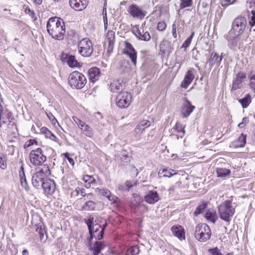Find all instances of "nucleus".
Returning <instances> with one entry per match:
<instances>
[{
    "instance_id": "obj_1",
    "label": "nucleus",
    "mask_w": 255,
    "mask_h": 255,
    "mask_svg": "<svg viewBox=\"0 0 255 255\" xmlns=\"http://www.w3.org/2000/svg\"><path fill=\"white\" fill-rule=\"evenodd\" d=\"M47 29L52 38L59 40L64 38L66 32L65 23L61 18H50L47 23Z\"/></svg>"
},
{
    "instance_id": "obj_2",
    "label": "nucleus",
    "mask_w": 255,
    "mask_h": 255,
    "mask_svg": "<svg viewBox=\"0 0 255 255\" xmlns=\"http://www.w3.org/2000/svg\"><path fill=\"white\" fill-rule=\"evenodd\" d=\"M235 203L232 200H226L218 206V213L221 219L229 223L235 212Z\"/></svg>"
},
{
    "instance_id": "obj_3",
    "label": "nucleus",
    "mask_w": 255,
    "mask_h": 255,
    "mask_svg": "<svg viewBox=\"0 0 255 255\" xmlns=\"http://www.w3.org/2000/svg\"><path fill=\"white\" fill-rule=\"evenodd\" d=\"M78 53L83 57H90L93 53L94 45L88 38H83L78 43Z\"/></svg>"
},
{
    "instance_id": "obj_4",
    "label": "nucleus",
    "mask_w": 255,
    "mask_h": 255,
    "mask_svg": "<svg viewBox=\"0 0 255 255\" xmlns=\"http://www.w3.org/2000/svg\"><path fill=\"white\" fill-rule=\"evenodd\" d=\"M210 228L206 224H198L195 228V237L200 242H205L211 238Z\"/></svg>"
},
{
    "instance_id": "obj_5",
    "label": "nucleus",
    "mask_w": 255,
    "mask_h": 255,
    "mask_svg": "<svg viewBox=\"0 0 255 255\" xmlns=\"http://www.w3.org/2000/svg\"><path fill=\"white\" fill-rule=\"evenodd\" d=\"M68 82L72 87L80 89L84 87L87 80L82 73L78 71H74L70 74Z\"/></svg>"
},
{
    "instance_id": "obj_6",
    "label": "nucleus",
    "mask_w": 255,
    "mask_h": 255,
    "mask_svg": "<svg viewBox=\"0 0 255 255\" xmlns=\"http://www.w3.org/2000/svg\"><path fill=\"white\" fill-rule=\"evenodd\" d=\"M30 163L34 166H40L46 160V156L40 148L32 150L29 155Z\"/></svg>"
},
{
    "instance_id": "obj_7",
    "label": "nucleus",
    "mask_w": 255,
    "mask_h": 255,
    "mask_svg": "<svg viewBox=\"0 0 255 255\" xmlns=\"http://www.w3.org/2000/svg\"><path fill=\"white\" fill-rule=\"evenodd\" d=\"M101 224H107L106 220L101 217L97 218L96 220H95L94 225L92 226L91 228L89 229L90 235L89 243L91 242L92 239L94 238L98 240H100L102 239V234H100V235H97V232H100L103 227V225H102Z\"/></svg>"
},
{
    "instance_id": "obj_8",
    "label": "nucleus",
    "mask_w": 255,
    "mask_h": 255,
    "mask_svg": "<svg viewBox=\"0 0 255 255\" xmlns=\"http://www.w3.org/2000/svg\"><path fill=\"white\" fill-rule=\"evenodd\" d=\"M247 25L246 18L242 16L236 17L233 22L232 25V31L238 35H241L246 29Z\"/></svg>"
},
{
    "instance_id": "obj_9",
    "label": "nucleus",
    "mask_w": 255,
    "mask_h": 255,
    "mask_svg": "<svg viewBox=\"0 0 255 255\" xmlns=\"http://www.w3.org/2000/svg\"><path fill=\"white\" fill-rule=\"evenodd\" d=\"M116 104L121 108H126L129 106L131 102V96L128 92H121L116 98Z\"/></svg>"
},
{
    "instance_id": "obj_10",
    "label": "nucleus",
    "mask_w": 255,
    "mask_h": 255,
    "mask_svg": "<svg viewBox=\"0 0 255 255\" xmlns=\"http://www.w3.org/2000/svg\"><path fill=\"white\" fill-rule=\"evenodd\" d=\"M13 119L11 113L0 103V127L3 124H9Z\"/></svg>"
},
{
    "instance_id": "obj_11",
    "label": "nucleus",
    "mask_w": 255,
    "mask_h": 255,
    "mask_svg": "<svg viewBox=\"0 0 255 255\" xmlns=\"http://www.w3.org/2000/svg\"><path fill=\"white\" fill-rule=\"evenodd\" d=\"M125 47L123 50V53L127 55L131 60L134 65H136L137 53L132 45L129 42H125Z\"/></svg>"
},
{
    "instance_id": "obj_12",
    "label": "nucleus",
    "mask_w": 255,
    "mask_h": 255,
    "mask_svg": "<svg viewBox=\"0 0 255 255\" xmlns=\"http://www.w3.org/2000/svg\"><path fill=\"white\" fill-rule=\"evenodd\" d=\"M132 31L139 40L149 41L151 36L147 31H144L142 28H139L138 25H135L132 28Z\"/></svg>"
},
{
    "instance_id": "obj_13",
    "label": "nucleus",
    "mask_w": 255,
    "mask_h": 255,
    "mask_svg": "<svg viewBox=\"0 0 255 255\" xmlns=\"http://www.w3.org/2000/svg\"><path fill=\"white\" fill-rule=\"evenodd\" d=\"M238 33L230 30L228 35H227V39L228 41V45L231 48H234L237 46L241 45V42L240 41L239 36Z\"/></svg>"
},
{
    "instance_id": "obj_14",
    "label": "nucleus",
    "mask_w": 255,
    "mask_h": 255,
    "mask_svg": "<svg viewBox=\"0 0 255 255\" xmlns=\"http://www.w3.org/2000/svg\"><path fill=\"white\" fill-rule=\"evenodd\" d=\"M195 108V106L192 105L190 102L186 98H184L181 112L182 117H188L192 113Z\"/></svg>"
},
{
    "instance_id": "obj_15",
    "label": "nucleus",
    "mask_w": 255,
    "mask_h": 255,
    "mask_svg": "<svg viewBox=\"0 0 255 255\" xmlns=\"http://www.w3.org/2000/svg\"><path fill=\"white\" fill-rule=\"evenodd\" d=\"M246 77V75L245 73L242 72H239L236 75V78L233 81L231 91H236L241 89L242 84Z\"/></svg>"
},
{
    "instance_id": "obj_16",
    "label": "nucleus",
    "mask_w": 255,
    "mask_h": 255,
    "mask_svg": "<svg viewBox=\"0 0 255 255\" xmlns=\"http://www.w3.org/2000/svg\"><path fill=\"white\" fill-rule=\"evenodd\" d=\"M88 0H69L71 7L77 11L84 9L88 4Z\"/></svg>"
},
{
    "instance_id": "obj_17",
    "label": "nucleus",
    "mask_w": 255,
    "mask_h": 255,
    "mask_svg": "<svg viewBox=\"0 0 255 255\" xmlns=\"http://www.w3.org/2000/svg\"><path fill=\"white\" fill-rule=\"evenodd\" d=\"M107 42L108 45L107 47L108 52L111 53L113 51L115 43V33L112 30H109L107 33L105 39V45H107Z\"/></svg>"
},
{
    "instance_id": "obj_18",
    "label": "nucleus",
    "mask_w": 255,
    "mask_h": 255,
    "mask_svg": "<svg viewBox=\"0 0 255 255\" xmlns=\"http://www.w3.org/2000/svg\"><path fill=\"white\" fill-rule=\"evenodd\" d=\"M42 187L45 193L51 195L56 189V184L53 180L46 179L44 182L42 183Z\"/></svg>"
},
{
    "instance_id": "obj_19",
    "label": "nucleus",
    "mask_w": 255,
    "mask_h": 255,
    "mask_svg": "<svg viewBox=\"0 0 255 255\" xmlns=\"http://www.w3.org/2000/svg\"><path fill=\"white\" fill-rule=\"evenodd\" d=\"M108 245L105 242L96 241L93 245H90V248L94 255H98L100 252Z\"/></svg>"
},
{
    "instance_id": "obj_20",
    "label": "nucleus",
    "mask_w": 255,
    "mask_h": 255,
    "mask_svg": "<svg viewBox=\"0 0 255 255\" xmlns=\"http://www.w3.org/2000/svg\"><path fill=\"white\" fill-rule=\"evenodd\" d=\"M128 11L133 17L142 18L145 16L142 10L135 5H130Z\"/></svg>"
},
{
    "instance_id": "obj_21",
    "label": "nucleus",
    "mask_w": 255,
    "mask_h": 255,
    "mask_svg": "<svg viewBox=\"0 0 255 255\" xmlns=\"http://www.w3.org/2000/svg\"><path fill=\"white\" fill-rule=\"evenodd\" d=\"M44 177L42 175V173L36 172L32 177L31 181L33 186L37 188L40 186H42V183L44 182Z\"/></svg>"
},
{
    "instance_id": "obj_22",
    "label": "nucleus",
    "mask_w": 255,
    "mask_h": 255,
    "mask_svg": "<svg viewBox=\"0 0 255 255\" xmlns=\"http://www.w3.org/2000/svg\"><path fill=\"white\" fill-rule=\"evenodd\" d=\"M159 200L156 191H150L144 196V200L149 204H154Z\"/></svg>"
},
{
    "instance_id": "obj_23",
    "label": "nucleus",
    "mask_w": 255,
    "mask_h": 255,
    "mask_svg": "<svg viewBox=\"0 0 255 255\" xmlns=\"http://www.w3.org/2000/svg\"><path fill=\"white\" fill-rule=\"evenodd\" d=\"M89 80L94 83L97 81L101 75L100 69L97 67H92L88 71Z\"/></svg>"
},
{
    "instance_id": "obj_24",
    "label": "nucleus",
    "mask_w": 255,
    "mask_h": 255,
    "mask_svg": "<svg viewBox=\"0 0 255 255\" xmlns=\"http://www.w3.org/2000/svg\"><path fill=\"white\" fill-rule=\"evenodd\" d=\"M110 89L111 92L121 93L122 92L124 86L120 80L113 81L110 84Z\"/></svg>"
},
{
    "instance_id": "obj_25",
    "label": "nucleus",
    "mask_w": 255,
    "mask_h": 255,
    "mask_svg": "<svg viewBox=\"0 0 255 255\" xmlns=\"http://www.w3.org/2000/svg\"><path fill=\"white\" fill-rule=\"evenodd\" d=\"M67 40L68 43L70 44H76L79 40L78 34L73 30L68 31Z\"/></svg>"
},
{
    "instance_id": "obj_26",
    "label": "nucleus",
    "mask_w": 255,
    "mask_h": 255,
    "mask_svg": "<svg viewBox=\"0 0 255 255\" xmlns=\"http://www.w3.org/2000/svg\"><path fill=\"white\" fill-rule=\"evenodd\" d=\"M205 218L209 221L215 223L218 219L216 212L213 209H208L205 214Z\"/></svg>"
},
{
    "instance_id": "obj_27",
    "label": "nucleus",
    "mask_w": 255,
    "mask_h": 255,
    "mask_svg": "<svg viewBox=\"0 0 255 255\" xmlns=\"http://www.w3.org/2000/svg\"><path fill=\"white\" fill-rule=\"evenodd\" d=\"M82 133L89 137H92L94 134V131L92 128L85 122L79 128Z\"/></svg>"
},
{
    "instance_id": "obj_28",
    "label": "nucleus",
    "mask_w": 255,
    "mask_h": 255,
    "mask_svg": "<svg viewBox=\"0 0 255 255\" xmlns=\"http://www.w3.org/2000/svg\"><path fill=\"white\" fill-rule=\"evenodd\" d=\"M19 176L20 177V183L22 187H23L26 190H28L29 188L24 172V168L23 165H21L20 167V170L19 172Z\"/></svg>"
},
{
    "instance_id": "obj_29",
    "label": "nucleus",
    "mask_w": 255,
    "mask_h": 255,
    "mask_svg": "<svg viewBox=\"0 0 255 255\" xmlns=\"http://www.w3.org/2000/svg\"><path fill=\"white\" fill-rule=\"evenodd\" d=\"M215 63H216L218 65H220L218 54L216 52H213L210 55V58L208 60L207 63L209 64L211 67H212Z\"/></svg>"
},
{
    "instance_id": "obj_30",
    "label": "nucleus",
    "mask_w": 255,
    "mask_h": 255,
    "mask_svg": "<svg viewBox=\"0 0 255 255\" xmlns=\"http://www.w3.org/2000/svg\"><path fill=\"white\" fill-rule=\"evenodd\" d=\"M238 101L243 109L247 108L252 102L251 95L249 94H246L244 98L239 99Z\"/></svg>"
},
{
    "instance_id": "obj_31",
    "label": "nucleus",
    "mask_w": 255,
    "mask_h": 255,
    "mask_svg": "<svg viewBox=\"0 0 255 255\" xmlns=\"http://www.w3.org/2000/svg\"><path fill=\"white\" fill-rule=\"evenodd\" d=\"M96 206V203L89 200L87 202H86L84 204L82 207V210L84 211H93L95 209Z\"/></svg>"
},
{
    "instance_id": "obj_32",
    "label": "nucleus",
    "mask_w": 255,
    "mask_h": 255,
    "mask_svg": "<svg viewBox=\"0 0 255 255\" xmlns=\"http://www.w3.org/2000/svg\"><path fill=\"white\" fill-rule=\"evenodd\" d=\"M175 174V172L174 170L171 169L163 168L159 170L158 175L160 176L170 177Z\"/></svg>"
},
{
    "instance_id": "obj_33",
    "label": "nucleus",
    "mask_w": 255,
    "mask_h": 255,
    "mask_svg": "<svg viewBox=\"0 0 255 255\" xmlns=\"http://www.w3.org/2000/svg\"><path fill=\"white\" fill-rule=\"evenodd\" d=\"M246 143V135L243 133L241 134L237 141L234 142L236 147H243Z\"/></svg>"
},
{
    "instance_id": "obj_34",
    "label": "nucleus",
    "mask_w": 255,
    "mask_h": 255,
    "mask_svg": "<svg viewBox=\"0 0 255 255\" xmlns=\"http://www.w3.org/2000/svg\"><path fill=\"white\" fill-rule=\"evenodd\" d=\"M176 237L180 241L185 240V231L181 226H176Z\"/></svg>"
},
{
    "instance_id": "obj_35",
    "label": "nucleus",
    "mask_w": 255,
    "mask_h": 255,
    "mask_svg": "<svg viewBox=\"0 0 255 255\" xmlns=\"http://www.w3.org/2000/svg\"><path fill=\"white\" fill-rule=\"evenodd\" d=\"M83 180L85 183V186L87 188H89L91 184L96 182L95 179L92 176L88 175L84 176Z\"/></svg>"
},
{
    "instance_id": "obj_36",
    "label": "nucleus",
    "mask_w": 255,
    "mask_h": 255,
    "mask_svg": "<svg viewBox=\"0 0 255 255\" xmlns=\"http://www.w3.org/2000/svg\"><path fill=\"white\" fill-rule=\"evenodd\" d=\"M217 176L221 178L225 177L231 174V171L225 168H217L216 170Z\"/></svg>"
},
{
    "instance_id": "obj_37",
    "label": "nucleus",
    "mask_w": 255,
    "mask_h": 255,
    "mask_svg": "<svg viewBox=\"0 0 255 255\" xmlns=\"http://www.w3.org/2000/svg\"><path fill=\"white\" fill-rule=\"evenodd\" d=\"M67 62L69 66L72 68L77 67L79 65V63L76 59L75 57L73 55L68 56Z\"/></svg>"
},
{
    "instance_id": "obj_38",
    "label": "nucleus",
    "mask_w": 255,
    "mask_h": 255,
    "mask_svg": "<svg viewBox=\"0 0 255 255\" xmlns=\"http://www.w3.org/2000/svg\"><path fill=\"white\" fill-rule=\"evenodd\" d=\"M139 253L138 246H134L129 248L126 253V255H137Z\"/></svg>"
},
{
    "instance_id": "obj_39",
    "label": "nucleus",
    "mask_w": 255,
    "mask_h": 255,
    "mask_svg": "<svg viewBox=\"0 0 255 255\" xmlns=\"http://www.w3.org/2000/svg\"><path fill=\"white\" fill-rule=\"evenodd\" d=\"M184 127L176 123V138H182L183 136L185 133Z\"/></svg>"
},
{
    "instance_id": "obj_40",
    "label": "nucleus",
    "mask_w": 255,
    "mask_h": 255,
    "mask_svg": "<svg viewBox=\"0 0 255 255\" xmlns=\"http://www.w3.org/2000/svg\"><path fill=\"white\" fill-rule=\"evenodd\" d=\"M150 126V122L148 120H142L140 121L139 124L136 126L135 128V131L136 133H139V131H137L138 129L140 128H144V129L146 128H147Z\"/></svg>"
},
{
    "instance_id": "obj_41",
    "label": "nucleus",
    "mask_w": 255,
    "mask_h": 255,
    "mask_svg": "<svg viewBox=\"0 0 255 255\" xmlns=\"http://www.w3.org/2000/svg\"><path fill=\"white\" fill-rule=\"evenodd\" d=\"M207 207V202H202L201 204L198 205V206L196 208V210L194 212V214L195 216L199 215L200 213H203L204 210Z\"/></svg>"
},
{
    "instance_id": "obj_42",
    "label": "nucleus",
    "mask_w": 255,
    "mask_h": 255,
    "mask_svg": "<svg viewBox=\"0 0 255 255\" xmlns=\"http://www.w3.org/2000/svg\"><path fill=\"white\" fill-rule=\"evenodd\" d=\"M38 172L42 173L43 177L49 176L51 173L49 166L47 164H44L42 168Z\"/></svg>"
},
{
    "instance_id": "obj_43",
    "label": "nucleus",
    "mask_w": 255,
    "mask_h": 255,
    "mask_svg": "<svg viewBox=\"0 0 255 255\" xmlns=\"http://www.w3.org/2000/svg\"><path fill=\"white\" fill-rule=\"evenodd\" d=\"M194 69H191L187 71L186 72L184 79L188 81L189 83H191L194 78Z\"/></svg>"
},
{
    "instance_id": "obj_44",
    "label": "nucleus",
    "mask_w": 255,
    "mask_h": 255,
    "mask_svg": "<svg viewBox=\"0 0 255 255\" xmlns=\"http://www.w3.org/2000/svg\"><path fill=\"white\" fill-rule=\"evenodd\" d=\"M249 86L250 89L255 93V73L249 77Z\"/></svg>"
},
{
    "instance_id": "obj_45",
    "label": "nucleus",
    "mask_w": 255,
    "mask_h": 255,
    "mask_svg": "<svg viewBox=\"0 0 255 255\" xmlns=\"http://www.w3.org/2000/svg\"><path fill=\"white\" fill-rule=\"evenodd\" d=\"M180 9L190 7L192 5V0H180Z\"/></svg>"
},
{
    "instance_id": "obj_46",
    "label": "nucleus",
    "mask_w": 255,
    "mask_h": 255,
    "mask_svg": "<svg viewBox=\"0 0 255 255\" xmlns=\"http://www.w3.org/2000/svg\"><path fill=\"white\" fill-rule=\"evenodd\" d=\"M194 34V32H192L191 35L189 37H188L186 39V40L184 42L180 48H184V50H185L186 48L189 46L190 44H191Z\"/></svg>"
},
{
    "instance_id": "obj_47",
    "label": "nucleus",
    "mask_w": 255,
    "mask_h": 255,
    "mask_svg": "<svg viewBox=\"0 0 255 255\" xmlns=\"http://www.w3.org/2000/svg\"><path fill=\"white\" fill-rule=\"evenodd\" d=\"M96 192L100 195L106 196V197L111 194L110 191L106 188L100 189L97 188L96 189Z\"/></svg>"
},
{
    "instance_id": "obj_48",
    "label": "nucleus",
    "mask_w": 255,
    "mask_h": 255,
    "mask_svg": "<svg viewBox=\"0 0 255 255\" xmlns=\"http://www.w3.org/2000/svg\"><path fill=\"white\" fill-rule=\"evenodd\" d=\"M0 168L3 170L7 168L6 159L3 155H0Z\"/></svg>"
},
{
    "instance_id": "obj_49",
    "label": "nucleus",
    "mask_w": 255,
    "mask_h": 255,
    "mask_svg": "<svg viewBox=\"0 0 255 255\" xmlns=\"http://www.w3.org/2000/svg\"><path fill=\"white\" fill-rule=\"evenodd\" d=\"M208 252L211 255H223L221 253L220 250L217 247L209 249L208 250Z\"/></svg>"
},
{
    "instance_id": "obj_50",
    "label": "nucleus",
    "mask_w": 255,
    "mask_h": 255,
    "mask_svg": "<svg viewBox=\"0 0 255 255\" xmlns=\"http://www.w3.org/2000/svg\"><path fill=\"white\" fill-rule=\"evenodd\" d=\"M85 223L88 226V229L91 228L92 226L95 223V220L94 221V217L90 216L87 219L85 220Z\"/></svg>"
},
{
    "instance_id": "obj_51",
    "label": "nucleus",
    "mask_w": 255,
    "mask_h": 255,
    "mask_svg": "<svg viewBox=\"0 0 255 255\" xmlns=\"http://www.w3.org/2000/svg\"><path fill=\"white\" fill-rule=\"evenodd\" d=\"M251 13L252 16L251 17V20L249 21V24L251 28L255 26V11L252 10L251 11Z\"/></svg>"
},
{
    "instance_id": "obj_52",
    "label": "nucleus",
    "mask_w": 255,
    "mask_h": 255,
    "mask_svg": "<svg viewBox=\"0 0 255 255\" xmlns=\"http://www.w3.org/2000/svg\"><path fill=\"white\" fill-rule=\"evenodd\" d=\"M41 131L45 134L47 138L52 135V132L46 127H42L41 129Z\"/></svg>"
},
{
    "instance_id": "obj_53",
    "label": "nucleus",
    "mask_w": 255,
    "mask_h": 255,
    "mask_svg": "<svg viewBox=\"0 0 255 255\" xmlns=\"http://www.w3.org/2000/svg\"><path fill=\"white\" fill-rule=\"evenodd\" d=\"M166 27V23L164 21H160L157 23V29L159 31H163Z\"/></svg>"
},
{
    "instance_id": "obj_54",
    "label": "nucleus",
    "mask_w": 255,
    "mask_h": 255,
    "mask_svg": "<svg viewBox=\"0 0 255 255\" xmlns=\"http://www.w3.org/2000/svg\"><path fill=\"white\" fill-rule=\"evenodd\" d=\"M36 230L39 233L40 238L42 239L45 233V229L42 227V225H39V227H38Z\"/></svg>"
},
{
    "instance_id": "obj_55",
    "label": "nucleus",
    "mask_w": 255,
    "mask_h": 255,
    "mask_svg": "<svg viewBox=\"0 0 255 255\" xmlns=\"http://www.w3.org/2000/svg\"><path fill=\"white\" fill-rule=\"evenodd\" d=\"M25 12L26 14H29L34 20H36V18L34 17L35 13L33 10H31L29 7H26Z\"/></svg>"
},
{
    "instance_id": "obj_56",
    "label": "nucleus",
    "mask_w": 255,
    "mask_h": 255,
    "mask_svg": "<svg viewBox=\"0 0 255 255\" xmlns=\"http://www.w3.org/2000/svg\"><path fill=\"white\" fill-rule=\"evenodd\" d=\"M77 194H80L82 197H85L86 195L85 190L83 188L77 187L75 189Z\"/></svg>"
},
{
    "instance_id": "obj_57",
    "label": "nucleus",
    "mask_w": 255,
    "mask_h": 255,
    "mask_svg": "<svg viewBox=\"0 0 255 255\" xmlns=\"http://www.w3.org/2000/svg\"><path fill=\"white\" fill-rule=\"evenodd\" d=\"M236 0H222L221 4L223 6H226L233 3Z\"/></svg>"
},
{
    "instance_id": "obj_58",
    "label": "nucleus",
    "mask_w": 255,
    "mask_h": 255,
    "mask_svg": "<svg viewBox=\"0 0 255 255\" xmlns=\"http://www.w3.org/2000/svg\"><path fill=\"white\" fill-rule=\"evenodd\" d=\"M72 118L75 124L79 127V128H80L84 123L83 121H82L81 120L75 116H73Z\"/></svg>"
},
{
    "instance_id": "obj_59",
    "label": "nucleus",
    "mask_w": 255,
    "mask_h": 255,
    "mask_svg": "<svg viewBox=\"0 0 255 255\" xmlns=\"http://www.w3.org/2000/svg\"><path fill=\"white\" fill-rule=\"evenodd\" d=\"M137 181H127L125 183L126 186L128 188V191L129 190V189L131 188V187L135 185L136 184Z\"/></svg>"
},
{
    "instance_id": "obj_60",
    "label": "nucleus",
    "mask_w": 255,
    "mask_h": 255,
    "mask_svg": "<svg viewBox=\"0 0 255 255\" xmlns=\"http://www.w3.org/2000/svg\"><path fill=\"white\" fill-rule=\"evenodd\" d=\"M64 155L65 157L68 160L69 163L72 165H74L75 164L74 160L72 158L69 157V154L68 153H64Z\"/></svg>"
},
{
    "instance_id": "obj_61",
    "label": "nucleus",
    "mask_w": 255,
    "mask_h": 255,
    "mask_svg": "<svg viewBox=\"0 0 255 255\" xmlns=\"http://www.w3.org/2000/svg\"><path fill=\"white\" fill-rule=\"evenodd\" d=\"M107 198L109 199V201H111L112 203H114L117 201V200L118 198L115 196L114 195H113L111 194V193L109 195L107 196Z\"/></svg>"
},
{
    "instance_id": "obj_62",
    "label": "nucleus",
    "mask_w": 255,
    "mask_h": 255,
    "mask_svg": "<svg viewBox=\"0 0 255 255\" xmlns=\"http://www.w3.org/2000/svg\"><path fill=\"white\" fill-rule=\"evenodd\" d=\"M191 83L184 79L181 84V87L186 89Z\"/></svg>"
},
{
    "instance_id": "obj_63",
    "label": "nucleus",
    "mask_w": 255,
    "mask_h": 255,
    "mask_svg": "<svg viewBox=\"0 0 255 255\" xmlns=\"http://www.w3.org/2000/svg\"><path fill=\"white\" fill-rule=\"evenodd\" d=\"M106 226H107V224H103V227H102V229L100 230V232H97V235H100V234H102V238H103V235H104V230H105Z\"/></svg>"
},
{
    "instance_id": "obj_64",
    "label": "nucleus",
    "mask_w": 255,
    "mask_h": 255,
    "mask_svg": "<svg viewBox=\"0 0 255 255\" xmlns=\"http://www.w3.org/2000/svg\"><path fill=\"white\" fill-rule=\"evenodd\" d=\"M50 116L48 115L49 120L55 124V122H57L56 119L51 114H50Z\"/></svg>"
}]
</instances>
